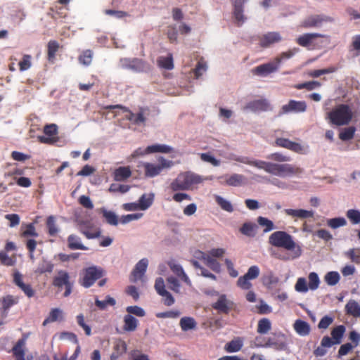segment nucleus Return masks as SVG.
I'll return each mask as SVG.
<instances>
[{
  "instance_id": "obj_44",
  "label": "nucleus",
  "mask_w": 360,
  "mask_h": 360,
  "mask_svg": "<svg viewBox=\"0 0 360 360\" xmlns=\"http://www.w3.org/2000/svg\"><path fill=\"white\" fill-rule=\"evenodd\" d=\"M263 283L267 287H271L278 283V278L271 271H267L262 277Z\"/></svg>"
},
{
  "instance_id": "obj_32",
  "label": "nucleus",
  "mask_w": 360,
  "mask_h": 360,
  "mask_svg": "<svg viewBox=\"0 0 360 360\" xmlns=\"http://www.w3.org/2000/svg\"><path fill=\"white\" fill-rule=\"evenodd\" d=\"M345 311L354 317L360 316V304L354 300H349L345 305Z\"/></svg>"
},
{
  "instance_id": "obj_54",
  "label": "nucleus",
  "mask_w": 360,
  "mask_h": 360,
  "mask_svg": "<svg viewBox=\"0 0 360 360\" xmlns=\"http://www.w3.org/2000/svg\"><path fill=\"white\" fill-rule=\"evenodd\" d=\"M271 329V322L268 319H262L258 323L257 331L259 333L265 334Z\"/></svg>"
},
{
  "instance_id": "obj_18",
  "label": "nucleus",
  "mask_w": 360,
  "mask_h": 360,
  "mask_svg": "<svg viewBox=\"0 0 360 360\" xmlns=\"http://www.w3.org/2000/svg\"><path fill=\"white\" fill-rule=\"evenodd\" d=\"M120 67L124 69H129L134 71H143L145 68L144 63L142 60L134 58H121L119 63Z\"/></svg>"
},
{
  "instance_id": "obj_55",
  "label": "nucleus",
  "mask_w": 360,
  "mask_h": 360,
  "mask_svg": "<svg viewBox=\"0 0 360 360\" xmlns=\"http://www.w3.org/2000/svg\"><path fill=\"white\" fill-rule=\"evenodd\" d=\"M158 65L165 69L172 70L174 68L172 56L167 57H160L158 60Z\"/></svg>"
},
{
  "instance_id": "obj_1",
  "label": "nucleus",
  "mask_w": 360,
  "mask_h": 360,
  "mask_svg": "<svg viewBox=\"0 0 360 360\" xmlns=\"http://www.w3.org/2000/svg\"><path fill=\"white\" fill-rule=\"evenodd\" d=\"M269 243L276 248H282L285 251L277 257L283 261H290L298 259L302 255V246L295 241L293 237L283 231H276L269 237Z\"/></svg>"
},
{
  "instance_id": "obj_3",
  "label": "nucleus",
  "mask_w": 360,
  "mask_h": 360,
  "mask_svg": "<svg viewBox=\"0 0 360 360\" xmlns=\"http://www.w3.org/2000/svg\"><path fill=\"white\" fill-rule=\"evenodd\" d=\"M261 169L266 172L280 177H290L299 176L302 173V169L295 165L288 163H274L263 161Z\"/></svg>"
},
{
  "instance_id": "obj_40",
  "label": "nucleus",
  "mask_w": 360,
  "mask_h": 360,
  "mask_svg": "<svg viewBox=\"0 0 360 360\" xmlns=\"http://www.w3.org/2000/svg\"><path fill=\"white\" fill-rule=\"evenodd\" d=\"M235 161L253 166L259 169H261L263 162V160H252L250 159L248 157L240 155H238L237 158H235Z\"/></svg>"
},
{
  "instance_id": "obj_8",
  "label": "nucleus",
  "mask_w": 360,
  "mask_h": 360,
  "mask_svg": "<svg viewBox=\"0 0 360 360\" xmlns=\"http://www.w3.org/2000/svg\"><path fill=\"white\" fill-rule=\"evenodd\" d=\"M334 18L324 15H312L304 18L300 24L302 28L309 29L313 27H320L323 24L333 22Z\"/></svg>"
},
{
  "instance_id": "obj_33",
  "label": "nucleus",
  "mask_w": 360,
  "mask_h": 360,
  "mask_svg": "<svg viewBox=\"0 0 360 360\" xmlns=\"http://www.w3.org/2000/svg\"><path fill=\"white\" fill-rule=\"evenodd\" d=\"M131 172L129 167H120L114 172V179L117 181H122L130 177Z\"/></svg>"
},
{
  "instance_id": "obj_13",
  "label": "nucleus",
  "mask_w": 360,
  "mask_h": 360,
  "mask_svg": "<svg viewBox=\"0 0 360 360\" xmlns=\"http://www.w3.org/2000/svg\"><path fill=\"white\" fill-rule=\"evenodd\" d=\"M154 287L158 294L162 297L165 305L171 306L174 303V298L166 290L165 281L162 278L158 277L156 278Z\"/></svg>"
},
{
  "instance_id": "obj_12",
  "label": "nucleus",
  "mask_w": 360,
  "mask_h": 360,
  "mask_svg": "<svg viewBox=\"0 0 360 360\" xmlns=\"http://www.w3.org/2000/svg\"><path fill=\"white\" fill-rule=\"evenodd\" d=\"M53 285L58 288L63 286L65 288L64 296L68 297L72 292V284L70 281V276L68 272L65 271H59L53 279Z\"/></svg>"
},
{
  "instance_id": "obj_36",
  "label": "nucleus",
  "mask_w": 360,
  "mask_h": 360,
  "mask_svg": "<svg viewBox=\"0 0 360 360\" xmlns=\"http://www.w3.org/2000/svg\"><path fill=\"white\" fill-rule=\"evenodd\" d=\"M345 332V327L342 325L336 326L331 331L332 340L334 345L340 344Z\"/></svg>"
},
{
  "instance_id": "obj_2",
  "label": "nucleus",
  "mask_w": 360,
  "mask_h": 360,
  "mask_svg": "<svg viewBox=\"0 0 360 360\" xmlns=\"http://www.w3.org/2000/svg\"><path fill=\"white\" fill-rule=\"evenodd\" d=\"M212 179V176H202L191 172H181L171 182L169 188L173 192L189 191L192 190L195 185Z\"/></svg>"
},
{
  "instance_id": "obj_9",
  "label": "nucleus",
  "mask_w": 360,
  "mask_h": 360,
  "mask_svg": "<svg viewBox=\"0 0 360 360\" xmlns=\"http://www.w3.org/2000/svg\"><path fill=\"white\" fill-rule=\"evenodd\" d=\"M277 146L290 150L295 153L306 155L309 152L308 144L302 142H294L284 138H278L276 140Z\"/></svg>"
},
{
  "instance_id": "obj_4",
  "label": "nucleus",
  "mask_w": 360,
  "mask_h": 360,
  "mask_svg": "<svg viewBox=\"0 0 360 360\" xmlns=\"http://www.w3.org/2000/svg\"><path fill=\"white\" fill-rule=\"evenodd\" d=\"M295 41L300 46L312 50L321 47L323 43H328L330 36L316 32L304 33L300 35Z\"/></svg>"
},
{
  "instance_id": "obj_51",
  "label": "nucleus",
  "mask_w": 360,
  "mask_h": 360,
  "mask_svg": "<svg viewBox=\"0 0 360 360\" xmlns=\"http://www.w3.org/2000/svg\"><path fill=\"white\" fill-rule=\"evenodd\" d=\"M355 128L354 127H349L343 129L339 134V137L342 141H348L354 137L355 133Z\"/></svg>"
},
{
  "instance_id": "obj_10",
  "label": "nucleus",
  "mask_w": 360,
  "mask_h": 360,
  "mask_svg": "<svg viewBox=\"0 0 360 360\" xmlns=\"http://www.w3.org/2000/svg\"><path fill=\"white\" fill-rule=\"evenodd\" d=\"M103 276V269L97 266H91L85 269L84 275L82 280V285L85 288L91 286L96 280Z\"/></svg>"
},
{
  "instance_id": "obj_52",
  "label": "nucleus",
  "mask_w": 360,
  "mask_h": 360,
  "mask_svg": "<svg viewBox=\"0 0 360 360\" xmlns=\"http://www.w3.org/2000/svg\"><path fill=\"white\" fill-rule=\"evenodd\" d=\"M167 283L170 290H172L173 292L176 293H180L181 285L179 280L176 278L170 276L167 277Z\"/></svg>"
},
{
  "instance_id": "obj_21",
  "label": "nucleus",
  "mask_w": 360,
  "mask_h": 360,
  "mask_svg": "<svg viewBox=\"0 0 360 360\" xmlns=\"http://www.w3.org/2000/svg\"><path fill=\"white\" fill-rule=\"evenodd\" d=\"M220 178H223L225 179L224 184L227 186H241L246 184V178L244 175L240 174H233L230 176L225 175L224 176H221Z\"/></svg>"
},
{
  "instance_id": "obj_31",
  "label": "nucleus",
  "mask_w": 360,
  "mask_h": 360,
  "mask_svg": "<svg viewBox=\"0 0 360 360\" xmlns=\"http://www.w3.org/2000/svg\"><path fill=\"white\" fill-rule=\"evenodd\" d=\"M201 257L200 259L203 261V262L211 269L216 272H219L220 271V264L209 253L205 254L203 252H200Z\"/></svg>"
},
{
  "instance_id": "obj_37",
  "label": "nucleus",
  "mask_w": 360,
  "mask_h": 360,
  "mask_svg": "<svg viewBox=\"0 0 360 360\" xmlns=\"http://www.w3.org/2000/svg\"><path fill=\"white\" fill-rule=\"evenodd\" d=\"M300 49L298 48H293L291 49H289L288 51L285 52L281 53L279 56L276 57L274 60H275L277 65L279 67L281 63L288 59L291 58L293 57L297 53H298Z\"/></svg>"
},
{
  "instance_id": "obj_41",
  "label": "nucleus",
  "mask_w": 360,
  "mask_h": 360,
  "mask_svg": "<svg viewBox=\"0 0 360 360\" xmlns=\"http://www.w3.org/2000/svg\"><path fill=\"white\" fill-rule=\"evenodd\" d=\"M100 212L103 214V217L109 224L113 226L118 224L117 216L114 212L108 211L105 208H101Z\"/></svg>"
},
{
  "instance_id": "obj_14",
  "label": "nucleus",
  "mask_w": 360,
  "mask_h": 360,
  "mask_svg": "<svg viewBox=\"0 0 360 360\" xmlns=\"http://www.w3.org/2000/svg\"><path fill=\"white\" fill-rule=\"evenodd\" d=\"M283 212L288 217H290L294 221L297 219H307L313 218L314 217V212L313 210H308L304 209H292L288 208L283 210Z\"/></svg>"
},
{
  "instance_id": "obj_30",
  "label": "nucleus",
  "mask_w": 360,
  "mask_h": 360,
  "mask_svg": "<svg viewBox=\"0 0 360 360\" xmlns=\"http://www.w3.org/2000/svg\"><path fill=\"white\" fill-rule=\"evenodd\" d=\"M147 152H149L150 154L151 153H174V149L168 145L166 144H154L151 146H148L147 147Z\"/></svg>"
},
{
  "instance_id": "obj_64",
  "label": "nucleus",
  "mask_w": 360,
  "mask_h": 360,
  "mask_svg": "<svg viewBox=\"0 0 360 360\" xmlns=\"http://www.w3.org/2000/svg\"><path fill=\"white\" fill-rule=\"evenodd\" d=\"M127 311L129 314H134L139 317H143L145 316L146 312L144 309L138 306H129L127 307Z\"/></svg>"
},
{
  "instance_id": "obj_26",
  "label": "nucleus",
  "mask_w": 360,
  "mask_h": 360,
  "mask_svg": "<svg viewBox=\"0 0 360 360\" xmlns=\"http://www.w3.org/2000/svg\"><path fill=\"white\" fill-rule=\"evenodd\" d=\"M169 267L172 272L178 276L182 281H184L186 284L191 286V281L188 276L186 275L185 271H184L182 266L178 264L172 262L169 263Z\"/></svg>"
},
{
  "instance_id": "obj_34",
  "label": "nucleus",
  "mask_w": 360,
  "mask_h": 360,
  "mask_svg": "<svg viewBox=\"0 0 360 360\" xmlns=\"http://www.w3.org/2000/svg\"><path fill=\"white\" fill-rule=\"evenodd\" d=\"M63 319V311L59 308L52 309L49 313V316L44 320L43 324L46 325L48 323L60 321Z\"/></svg>"
},
{
  "instance_id": "obj_46",
  "label": "nucleus",
  "mask_w": 360,
  "mask_h": 360,
  "mask_svg": "<svg viewBox=\"0 0 360 360\" xmlns=\"http://www.w3.org/2000/svg\"><path fill=\"white\" fill-rule=\"evenodd\" d=\"M257 223L260 226L264 228V232L265 233L269 232L275 229L273 221L264 217H259L257 218Z\"/></svg>"
},
{
  "instance_id": "obj_23",
  "label": "nucleus",
  "mask_w": 360,
  "mask_h": 360,
  "mask_svg": "<svg viewBox=\"0 0 360 360\" xmlns=\"http://www.w3.org/2000/svg\"><path fill=\"white\" fill-rule=\"evenodd\" d=\"M13 281L28 297H32L34 295V290L29 284L23 282L22 276L18 271L14 273Z\"/></svg>"
},
{
  "instance_id": "obj_16",
  "label": "nucleus",
  "mask_w": 360,
  "mask_h": 360,
  "mask_svg": "<svg viewBox=\"0 0 360 360\" xmlns=\"http://www.w3.org/2000/svg\"><path fill=\"white\" fill-rule=\"evenodd\" d=\"M283 40V37L279 32H269L263 34L260 37V46L264 48L269 47L270 46L278 43Z\"/></svg>"
},
{
  "instance_id": "obj_60",
  "label": "nucleus",
  "mask_w": 360,
  "mask_h": 360,
  "mask_svg": "<svg viewBox=\"0 0 360 360\" xmlns=\"http://www.w3.org/2000/svg\"><path fill=\"white\" fill-rule=\"evenodd\" d=\"M200 156L203 162H209L214 167H218L220 165V161L219 160H217L214 156H212L210 153H200Z\"/></svg>"
},
{
  "instance_id": "obj_28",
  "label": "nucleus",
  "mask_w": 360,
  "mask_h": 360,
  "mask_svg": "<svg viewBox=\"0 0 360 360\" xmlns=\"http://www.w3.org/2000/svg\"><path fill=\"white\" fill-rule=\"evenodd\" d=\"M293 328L295 332L300 336H307L310 333V326L309 324L302 320L297 319L295 321L293 324Z\"/></svg>"
},
{
  "instance_id": "obj_17",
  "label": "nucleus",
  "mask_w": 360,
  "mask_h": 360,
  "mask_svg": "<svg viewBox=\"0 0 360 360\" xmlns=\"http://www.w3.org/2000/svg\"><path fill=\"white\" fill-rule=\"evenodd\" d=\"M278 69V66L274 60L269 63H264L255 67L252 70V72L253 74L258 76L266 77L268 75L276 72Z\"/></svg>"
},
{
  "instance_id": "obj_35",
  "label": "nucleus",
  "mask_w": 360,
  "mask_h": 360,
  "mask_svg": "<svg viewBox=\"0 0 360 360\" xmlns=\"http://www.w3.org/2000/svg\"><path fill=\"white\" fill-rule=\"evenodd\" d=\"M68 246L72 250H88V248L84 246L79 236L75 235H70L68 238Z\"/></svg>"
},
{
  "instance_id": "obj_57",
  "label": "nucleus",
  "mask_w": 360,
  "mask_h": 360,
  "mask_svg": "<svg viewBox=\"0 0 360 360\" xmlns=\"http://www.w3.org/2000/svg\"><path fill=\"white\" fill-rule=\"evenodd\" d=\"M256 225L252 223H245L240 228V232L247 236H254Z\"/></svg>"
},
{
  "instance_id": "obj_48",
  "label": "nucleus",
  "mask_w": 360,
  "mask_h": 360,
  "mask_svg": "<svg viewBox=\"0 0 360 360\" xmlns=\"http://www.w3.org/2000/svg\"><path fill=\"white\" fill-rule=\"evenodd\" d=\"M346 216L353 224H360V211L355 209L348 210Z\"/></svg>"
},
{
  "instance_id": "obj_5",
  "label": "nucleus",
  "mask_w": 360,
  "mask_h": 360,
  "mask_svg": "<svg viewBox=\"0 0 360 360\" xmlns=\"http://www.w3.org/2000/svg\"><path fill=\"white\" fill-rule=\"evenodd\" d=\"M353 117L351 108L344 104L338 105L327 115L330 122L338 126L348 124Z\"/></svg>"
},
{
  "instance_id": "obj_38",
  "label": "nucleus",
  "mask_w": 360,
  "mask_h": 360,
  "mask_svg": "<svg viewBox=\"0 0 360 360\" xmlns=\"http://www.w3.org/2000/svg\"><path fill=\"white\" fill-rule=\"evenodd\" d=\"M18 302V297H14L12 295H7V296L3 297L0 300V307L6 312L10 309V307L16 304Z\"/></svg>"
},
{
  "instance_id": "obj_45",
  "label": "nucleus",
  "mask_w": 360,
  "mask_h": 360,
  "mask_svg": "<svg viewBox=\"0 0 360 360\" xmlns=\"http://www.w3.org/2000/svg\"><path fill=\"white\" fill-rule=\"evenodd\" d=\"M327 225L333 229H336L347 225V220L344 217H335L328 219L327 220Z\"/></svg>"
},
{
  "instance_id": "obj_42",
  "label": "nucleus",
  "mask_w": 360,
  "mask_h": 360,
  "mask_svg": "<svg viewBox=\"0 0 360 360\" xmlns=\"http://www.w3.org/2000/svg\"><path fill=\"white\" fill-rule=\"evenodd\" d=\"M124 329L127 331H134L137 328L138 320L130 314L124 316Z\"/></svg>"
},
{
  "instance_id": "obj_19",
  "label": "nucleus",
  "mask_w": 360,
  "mask_h": 360,
  "mask_svg": "<svg viewBox=\"0 0 360 360\" xmlns=\"http://www.w3.org/2000/svg\"><path fill=\"white\" fill-rule=\"evenodd\" d=\"M246 0H233V16L236 23L240 26L244 23L246 20L243 14V6Z\"/></svg>"
},
{
  "instance_id": "obj_56",
  "label": "nucleus",
  "mask_w": 360,
  "mask_h": 360,
  "mask_svg": "<svg viewBox=\"0 0 360 360\" xmlns=\"http://www.w3.org/2000/svg\"><path fill=\"white\" fill-rule=\"evenodd\" d=\"M143 216V213H134V214H129L127 215H123L120 217V222L122 224H126L131 221L139 220L142 218Z\"/></svg>"
},
{
  "instance_id": "obj_62",
  "label": "nucleus",
  "mask_w": 360,
  "mask_h": 360,
  "mask_svg": "<svg viewBox=\"0 0 360 360\" xmlns=\"http://www.w3.org/2000/svg\"><path fill=\"white\" fill-rule=\"evenodd\" d=\"M250 280L245 275L240 276L237 281V285L243 290H249L252 287Z\"/></svg>"
},
{
  "instance_id": "obj_39",
  "label": "nucleus",
  "mask_w": 360,
  "mask_h": 360,
  "mask_svg": "<svg viewBox=\"0 0 360 360\" xmlns=\"http://www.w3.org/2000/svg\"><path fill=\"white\" fill-rule=\"evenodd\" d=\"M214 199L217 205L224 211L228 212H233V207L231 202L227 199L219 195H214Z\"/></svg>"
},
{
  "instance_id": "obj_50",
  "label": "nucleus",
  "mask_w": 360,
  "mask_h": 360,
  "mask_svg": "<svg viewBox=\"0 0 360 360\" xmlns=\"http://www.w3.org/2000/svg\"><path fill=\"white\" fill-rule=\"evenodd\" d=\"M309 288L311 290H316L320 284V279L318 274L315 272H311L308 276Z\"/></svg>"
},
{
  "instance_id": "obj_63",
  "label": "nucleus",
  "mask_w": 360,
  "mask_h": 360,
  "mask_svg": "<svg viewBox=\"0 0 360 360\" xmlns=\"http://www.w3.org/2000/svg\"><path fill=\"white\" fill-rule=\"evenodd\" d=\"M260 273V270L259 267L256 265L251 266L245 276L250 280H253L257 278Z\"/></svg>"
},
{
  "instance_id": "obj_61",
  "label": "nucleus",
  "mask_w": 360,
  "mask_h": 360,
  "mask_svg": "<svg viewBox=\"0 0 360 360\" xmlns=\"http://www.w3.org/2000/svg\"><path fill=\"white\" fill-rule=\"evenodd\" d=\"M352 262L360 264V248L350 249L346 253Z\"/></svg>"
},
{
  "instance_id": "obj_27",
  "label": "nucleus",
  "mask_w": 360,
  "mask_h": 360,
  "mask_svg": "<svg viewBox=\"0 0 360 360\" xmlns=\"http://www.w3.org/2000/svg\"><path fill=\"white\" fill-rule=\"evenodd\" d=\"M333 345L332 339L328 336H324L321 345L314 351V354L316 356H323L327 353L326 348L331 347Z\"/></svg>"
},
{
  "instance_id": "obj_6",
  "label": "nucleus",
  "mask_w": 360,
  "mask_h": 360,
  "mask_svg": "<svg viewBox=\"0 0 360 360\" xmlns=\"http://www.w3.org/2000/svg\"><path fill=\"white\" fill-rule=\"evenodd\" d=\"M158 162H143L145 176L153 178L160 175L164 169H169L174 166V162L165 158L163 156H159L157 158Z\"/></svg>"
},
{
  "instance_id": "obj_24",
  "label": "nucleus",
  "mask_w": 360,
  "mask_h": 360,
  "mask_svg": "<svg viewBox=\"0 0 360 360\" xmlns=\"http://www.w3.org/2000/svg\"><path fill=\"white\" fill-rule=\"evenodd\" d=\"M245 108L252 112L266 111L270 105L266 100H256L248 103Z\"/></svg>"
},
{
  "instance_id": "obj_43",
  "label": "nucleus",
  "mask_w": 360,
  "mask_h": 360,
  "mask_svg": "<svg viewBox=\"0 0 360 360\" xmlns=\"http://www.w3.org/2000/svg\"><path fill=\"white\" fill-rule=\"evenodd\" d=\"M180 326L184 331L193 330L196 327V322L191 317H183L180 320Z\"/></svg>"
},
{
  "instance_id": "obj_7",
  "label": "nucleus",
  "mask_w": 360,
  "mask_h": 360,
  "mask_svg": "<svg viewBox=\"0 0 360 360\" xmlns=\"http://www.w3.org/2000/svg\"><path fill=\"white\" fill-rule=\"evenodd\" d=\"M105 108L109 110H117L116 111H113L115 117L120 115L121 113L124 114V117L127 120L138 125L144 124L146 120L143 112L134 114L129 111L127 108L120 105H108Z\"/></svg>"
},
{
  "instance_id": "obj_49",
  "label": "nucleus",
  "mask_w": 360,
  "mask_h": 360,
  "mask_svg": "<svg viewBox=\"0 0 360 360\" xmlns=\"http://www.w3.org/2000/svg\"><path fill=\"white\" fill-rule=\"evenodd\" d=\"M309 289L306 278L302 277L298 278L295 285V290L298 292L306 293Z\"/></svg>"
},
{
  "instance_id": "obj_29",
  "label": "nucleus",
  "mask_w": 360,
  "mask_h": 360,
  "mask_svg": "<svg viewBox=\"0 0 360 360\" xmlns=\"http://www.w3.org/2000/svg\"><path fill=\"white\" fill-rule=\"evenodd\" d=\"M155 198V194L153 193H144L139 200V205L140 210H147L153 205Z\"/></svg>"
},
{
  "instance_id": "obj_25",
  "label": "nucleus",
  "mask_w": 360,
  "mask_h": 360,
  "mask_svg": "<svg viewBox=\"0 0 360 360\" xmlns=\"http://www.w3.org/2000/svg\"><path fill=\"white\" fill-rule=\"evenodd\" d=\"M25 339L19 340L13 348V352L16 357V360H32V356L25 357Z\"/></svg>"
},
{
  "instance_id": "obj_22",
  "label": "nucleus",
  "mask_w": 360,
  "mask_h": 360,
  "mask_svg": "<svg viewBox=\"0 0 360 360\" xmlns=\"http://www.w3.org/2000/svg\"><path fill=\"white\" fill-rule=\"evenodd\" d=\"M81 232L88 238L93 239L98 238L101 236L99 229L94 227L89 222H82L81 224Z\"/></svg>"
},
{
  "instance_id": "obj_53",
  "label": "nucleus",
  "mask_w": 360,
  "mask_h": 360,
  "mask_svg": "<svg viewBox=\"0 0 360 360\" xmlns=\"http://www.w3.org/2000/svg\"><path fill=\"white\" fill-rule=\"evenodd\" d=\"M93 53L90 50H86L79 56V61L81 64L88 66L91 63Z\"/></svg>"
},
{
  "instance_id": "obj_11",
  "label": "nucleus",
  "mask_w": 360,
  "mask_h": 360,
  "mask_svg": "<svg viewBox=\"0 0 360 360\" xmlns=\"http://www.w3.org/2000/svg\"><path fill=\"white\" fill-rule=\"evenodd\" d=\"M149 261L147 258H143L139 260L134 266L131 274L130 280L132 282L145 281V273L146 272Z\"/></svg>"
},
{
  "instance_id": "obj_58",
  "label": "nucleus",
  "mask_w": 360,
  "mask_h": 360,
  "mask_svg": "<svg viewBox=\"0 0 360 360\" xmlns=\"http://www.w3.org/2000/svg\"><path fill=\"white\" fill-rule=\"evenodd\" d=\"M53 269V264H51L49 262L44 260L42 262H41L37 270L36 273L37 274H44L45 272H51Z\"/></svg>"
},
{
  "instance_id": "obj_47",
  "label": "nucleus",
  "mask_w": 360,
  "mask_h": 360,
  "mask_svg": "<svg viewBox=\"0 0 360 360\" xmlns=\"http://www.w3.org/2000/svg\"><path fill=\"white\" fill-rule=\"evenodd\" d=\"M340 276L337 271H330L324 276V280L328 285H335L340 281Z\"/></svg>"
},
{
  "instance_id": "obj_20",
  "label": "nucleus",
  "mask_w": 360,
  "mask_h": 360,
  "mask_svg": "<svg viewBox=\"0 0 360 360\" xmlns=\"http://www.w3.org/2000/svg\"><path fill=\"white\" fill-rule=\"evenodd\" d=\"M212 307L223 313L227 314L233 307V302L229 300L225 295H219L217 300L213 304Z\"/></svg>"
},
{
  "instance_id": "obj_15",
  "label": "nucleus",
  "mask_w": 360,
  "mask_h": 360,
  "mask_svg": "<svg viewBox=\"0 0 360 360\" xmlns=\"http://www.w3.org/2000/svg\"><path fill=\"white\" fill-rule=\"evenodd\" d=\"M307 103L303 101L290 100L287 104L282 106L283 113H301L307 110Z\"/></svg>"
},
{
  "instance_id": "obj_59",
  "label": "nucleus",
  "mask_w": 360,
  "mask_h": 360,
  "mask_svg": "<svg viewBox=\"0 0 360 360\" xmlns=\"http://www.w3.org/2000/svg\"><path fill=\"white\" fill-rule=\"evenodd\" d=\"M243 346L242 342L240 340H234L229 342L226 345V350L229 352H236L239 351Z\"/></svg>"
}]
</instances>
